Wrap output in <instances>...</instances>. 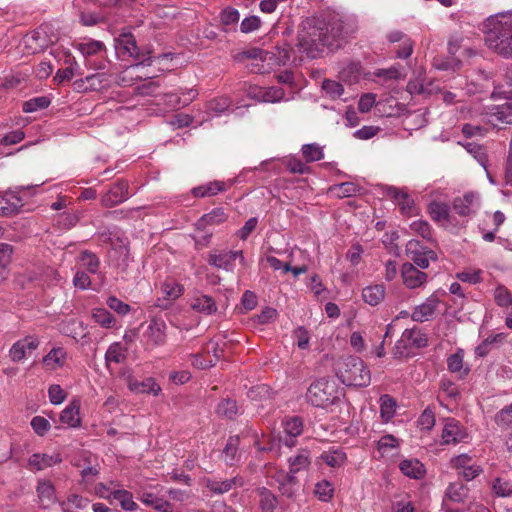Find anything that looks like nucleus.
<instances>
[{"label":"nucleus","mask_w":512,"mask_h":512,"mask_svg":"<svg viewBox=\"0 0 512 512\" xmlns=\"http://www.w3.org/2000/svg\"><path fill=\"white\" fill-rule=\"evenodd\" d=\"M92 318L104 328H112L116 322L113 315L105 308L93 309Z\"/></svg>","instance_id":"09e8293b"},{"label":"nucleus","mask_w":512,"mask_h":512,"mask_svg":"<svg viewBox=\"0 0 512 512\" xmlns=\"http://www.w3.org/2000/svg\"><path fill=\"white\" fill-rule=\"evenodd\" d=\"M205 487L213 494L221 495L224 494L236 486L242 487L244 480L240 476H235L231 479L217 480L207 478L204 480Z\"/></svg>","instance_id":"412c9836"},{"label":"nucleus","mask_w":512,"mask_h":512,"mask_svg":"<svg viewBox=\"0 0 512 512\" xmlns=\"http://www.w3.org/2000/svg\"><path fill=\"white\" fill-rule=\"evenodd\" d=\"M102 496L106 497L108 499H114V500L118 501L120 503L122 509H124L126 511H135L138 508V505L133 500L132 493L129 492L128 490H125V489L113 490V491L109 492L108 495H106V496L102 495Z\"/></svg>","instance_id":"c756f323"},{"label":"nucleus","mask_w":512,"mask_h":512,"mask_svg":"<svg viewBox=\"0 0 512 512\" xmlns=\"http://www.w3.org/2000/svg\"><path fill=\"white\" fill-rule=\"evenodd\" d=\"M407 256L420 268L429 267L430 260H436V253L430 249L421 247L419 241L410 240L406 244Z\"/></svg>","instance_id":"f8f14e48"},{"label":"nucleus","mask_w":512,"mask_h":512,"mask_svg":"<svg viewBox=\"0 0 512 512\" xmlns=\"http://www.w3.org/2000/svg\"><path fill=\"white\" fill-rule=\"evenodd\" d=\"M484 27L488 47L505 58H512V11L488 17Z\"/></svg>","instance_id":"f03ea898"},{"label":"nucleus","mask_w":512,"mask_h":512,"mask_svg":"<svg viewBox=\"0 0 512 512\" xmlns=\"http://www.w3.org/2000/svg\"><path fill=\"white\" fill-rule=\"evenodd\" d=\"M291 52H293V49L290 44L283 42L281 45H276L273 51L265 52V56L261 58L264 61L273 60L274 64L278 66H286L291 61Z\"/></svg>","instance_id":"393cba45"},{"label":"nucleus","mask_w":512,"mask_h":512,"mask_svg":"<svg viewBox=\"0 0 512 512\" xmlns=\"http://www.w3.org/2000/svg\"><path fill=\"white\" fill-rule=\"evenodd\" d=\"M161 292L164 300L174 301L183 295L184 287L174 281H166L161 285Z\"/></svg>","instance_id":"c03bdc74"},{"label":"nucleus","mask_w":512,"mask_h":512,"mask_svg":"<svg viewBox=\"0 0 512 512\" xmlns=\"http://www.w3.org/2000/svg\"><path fill=\"white\" fill-rule=\"evenodd\" d=\"M480 208V197L478 193L467 192L463 196L454 198L452 209L462 217L474 215Z\"/></svg>","instance_id":"9b49d317"},{"label":"nucleus","mask_w":512,"mask_h":512,"mask_svg":"<svg viewBox=\"0 0 512 512\" xmlns=\"http://www.w3.org/2000/svg\"><path fill=\"white\" fill-rule=\"evenodd\" d=\"M115 50L119 57H130L139 60L138 63L129 66V68H138L141 65L151 64V51L138 47L136 39L131 33H121L115 39Z\"/></svg>","instance_id":"39448f33"},{"label":"nucleus","mask_w":512,"mask_h":512,"mask_svg":"<svg viewBox=\"0 0 512 512\" xmlns=\"http://www.w3.org/2000/svg\"><path fill=\"white\" fill-rule=\"evenodd\" d=\"M400 471L412 479H421L426 473L424 465L418 459H404L399 464Z\"/></svg>","instance_id":"bb28decb"},{"label":"nucleus","mask_w":512,"mask_h":512,"mask_svg":"<svg viewBox=\"0 0 512 512\" xmlns=\"http://www.w3.org/2000/svg\"><path fill=\"white\" fill-rule=\"evenodd\" d=\"M61 461L62 458L59 454L49 455L35 453L30 456L28 464L36 470H43L53 465L59 464Z\"/></svg>","instance_id":"cd10ccee"},{"label":"nucleus","mask_w":512,"mask_h":512,"mask_svg":"<svg viewBox=\"0 0 512 512\" xmlns=\"http://www.w3.org/2000/svg\"><path fill=\"white\" fill-rule=\"evenodd\" d=\"M285 437L278 439L279 445L283 443L287 447L294 446L293 438L299 436L303 431V423L299 417H286L282 421Z\"/></svg>","instance_id":"6ab92c4d"},{"label":"nucleus","mask_w":512,"mask_h":512,"mask_svg":"<svg viewBox=\"0 0 512 512\" xmlns=\"http://www.w3.org/2000/svg\"><path fill=\"white\" fill-rule=\"evenodd\" d=\"M495 422L499 426L512 425V404L504 407L496 414Z\"/></svg>","instance_id":"774afa93"},{"label":"nucleus","mask_w":512,"mask_h":512,"mask_svg":"<svg viewBox=\"0 0 512 512\" xmlns=\"http://www.w3.org/2000/svg\"><path fill=\"white\" fill-rule=\"evenodd\" d=\"M227 189L226 184L222 181H212L192 189L195 197H207L217 195Z\"/></svg>","instance_id":"4c0bfd02"},{"label":"nucleus","mask_w":512,"mask_h":512,"mask_svg":"<svg viewBox=\"0 0 512 512\" xmlns=\"http://www.w3.org/2000/svg\"><path fill=\"white\" fill-rule=\"evenodd\" d=\"M314 492L319 500L327 502L333 497L334 488L329 481L322 480L315 485Z\"/></svg>","instance_id":"13d9d810"},{"label":"nucleus","mask_w":512,"mask_h":512,"mask_svg":"<svg viewBox=\"0 0 512 512\" xmlns=\"http://www.w3.org/2000/svg\"><path fill=\"white\" fill-rule=\"evenodd\" d=\"M139 500L146 506L152 507L159 512H173L172 505L170 502L158 497L151 492H142L139 496Z\"/></svg>","instance_id":"c85d7f7f"},{"label":"nucleus","mask_w":512,"mask_h":512,"mask_svg":"<svg viewBox=\"0 0 512 512\" xmlns=\"http://www.w3.org/2000/svg\"><path fill=\"white\" fill-rule=\"evenodd\" d=\"M15 201H10L7 197L0 199V215L9 216L18 212L21 206V199L15 195L10 196Z\"/></svg>","instance_id":"5fc2aeb1"},{"label":"nucleus","mask_w":512,"mask_h":512,"mask_svg":"<svg viewBox=\"0 0 512 512\" xmlns=\"http://www.w3.org/2000/svg\"><path fill=\"white\" fill-rule=\"evenodd\" d=\"M328 25V33L330 36V45L336 39H343L351 36L356 32V25L351 21H345L342 18L334 17Z\"/></svg>","instance_id":"dca6fc26"},{"label":"nucleus","mask_w":512,"mask_h":512,"mask_svg":"<svg viewBox=\"0 0 512 512\" xmlns=\"http://www.w3.org/2000/svg\"><path fill=\"white\" fill-rule=\"evenodd\" d=\"M384 194L396 203L403 215L413 216L415 214L416 207L414 200L406 189L386 186Z\"/></svg>","instance_id":"9d476101"},{"label":"nucleus","mask_w":512,"mask_h":512,"mask_svg":"<svg viewBox=\"0 0 512 512\" xmlns=\"http://www.w3.org/2000/svg\"><path fill=\"white\" fill-rule=\"evenodd\" d=\"M410 229L412 232L419 234L424 239L431 241L432 240V229L430 224L424 220H417L410 224Z\"/></svg>","instance_id":"052dcab7"},{"label":"nucleus","mask_w":512,"mask_h":512,"mask_svg":"<svg viewBox=\"0 0 512 512\" xmlns=\"http://www.w3.org/2000/svg\"><path fill=\"white\" fill-rule=\"evenodd\" d=\"M77 49L85 58V66L89 69L104 70L107 65L105 59L93 60L92 57L106 52V46L103 42L89 39L77 44Z\"/></svg>","instance_id":"6e6552de"},{"label":"nucleus","mask_w":512,"mask_h":512,"mask_svg":"<svg viewBox=\"0 0 512 512\" xmlns=\"http://www.w3.org/2000/svg\"><path fill=\"white\" fill-rule=\"evenodd\" d=\"M75 75L81 76L83 75V72L81 71L80 66L78 63L73 60L71 61L70 65L64 69H59L56 72V75L54 76V81L57 84H61L64 81H70Z\"/></svg>","instance_id":"79ce46f5"},{"label":"nucleus","mask_w":512,"mask_h":512,"mask_svg":"<svg viewBox=\"0 0 512 512\" xmlns=\"http://www.w3.org/2000/svg\"><path fill=\"white\" fill-rule=\"evenodd\" d=\"M228 216L223 208H214L211 212L204 214L198 221L199 226L218 225L227 220Z\"/></svg>","instance_id":"37998d69"},{"label":"nucleus","mask_w":512,"mask_h":512,"mask_svg":"<svg viewBox=\"0 0 512 512\" xmlns=\"http://www.w3.org/2000/svg\"><path fill=\"white\" fill-rule=\"evenodd\" d=\"M384 297L385 287L382 284L367 286L362 291L363 300L371 306L380 304L384 300Z\"/></svg>","instance_id":"f704fd0d"},{"label":"nucleus","mask_w":512,"mask_h":512,"mask_svg":"<svg viewBox=\"0 0 512 512\" xmlns=\"http://www.w3.org/2000/svg\"><path fill=\"white\" fill-rule=\"evenodd\" d=\"M485 117L487 122L493 126L510 124L512 122V103L505 102L487 107Z\"/></svg>","instance_id":"4468645a"},{"label":"nucleus","mask_w":512,"mask_h":512,"mask_svg":"<svg viewBox=\"0 0 512 512\" xmlns=\"http://www.w3.org/2000/svg\"><path fill=\"white\" fill-rule=\"evenodd\" d=\"M482 270H466L456 274L457 279L470 284H477L482 281Z\"/></svg>","instance_id":"0e129e2a"},{"label":"nucleus","mask_w":512,"mask_h":512,"mask_svg":"<svg viewBox=\"0 0 512 512\" xmlns=\"http://www.w3.org/2000/svg\"><path fill=\"white\" fill-rule=\"evenodd\" d=\"M323 461L331 467H340L346 461V454L342 451H331L322 455Z\"/></svg>","instance_id":"680f3d73"},{"label":"nucleus","mask_w":512,"mask_h":512,"mask_svg":"<svg viewBox=\"0 0 512 512\" xmlns=\"http://www.w3.org/2000/svg\"><path fill=\"white\" fill-rule=\"evenodd\" d=\"M128 190V182L123 180L118 181L102 196V205L105 207H113L123 203L129 198Z\"/></svg>","instance_id":"2eb2a0df"},{"label":"nucleus","mask_w":512,"mask_h":512,"mask_svg":"<svg viewBox=\"0 0 512 512\" xmlns=\"http://www.w3.org/2000/svg\"><path fill=\"white\" fill-rule=\"evenodd\" d=\"M278 490L280 493L290 499H293L297 492V478L289 473L277 478Z\"/></svg>","instance_id":"c9c22d12"},{"label":"nucleus","mask_w":512,"mask_h":512,"mask_svg":"<svg viewBox=\"0 0 512 512\" xmlns=\"http://www.w3.org/2000/svg\"><path fill=\"white\" fill-rule=\"evenodd\" d=\"M401 277L408 289L422 287L427 281V274L415 268L411 263H404L402 265Z\"/></svg>","instance_id":"f3484780"},{"label":"nucleus","mask_w":512,"mask_h":512,"mask_svg":"<svg viewBox=\"0 0 512 512\" xmlns=\"http://www.w3.org/2000/svg\"><path fill=\"white\" fill-rule=\"evenodd\" d=\"M128 388L133 393H146L158 396L161 392V387L156 383L154 378L148 377L143 380L129 378Z\"/></svg>","instance_id":"b1692460"},{"label":"nucleus","mask_w":512,"mask_h":512,"mask_svg":"<svg viewBox=\"0 0 512 512\" xmlns=\"http://www.w3.org/2000/svg\"><path fill=\"white\" fill-rule=\"evenodd\" d=\"M360 190L361 187L353 182L336 184L330 188V191L340 198L354 196L358 194Z\"/></svg>","instance_id":"49530a36"},{"label":"nucleus","mask_w":512,"mask_h":512,"mask_svg":"<svg viewBox=\"0 0 512 512\" xmlns=\"http://www.w3.org/2000/svg\"><path fill=\"white\" fill-rule=\"evenodd\" d=\"M322 90L325 92L326 96L332 100L339 99L344 93L343 85L330 79H325L322 82Z\"/></svg>","instance_id":"864d4df0"},{"label":"nucleus","mask_w":512,"mask_h":512,"mask_svg":"<svg viewBox=\"0 0 512 512\" xmlns=\"http://www.w3.org/2000/svg\"><path fill=\"white\" fill-rule=\"evenodd\" d=\"M469 489L463 483H451L443 499V509L446 512H462L468 509Z\"/></svg>","instance_id":"423d86ee"},{"label":"nucleus","mask_w":512,"mask_h":512,"mask_svg":"<svg viewBox=\"0 0 512 512\" xmlns=\"http://www.w3.org/2000/svg\"><path fill=\"white\" fill-rule=\"evenodd\" d=\"M80 264L87 272L95 274L99 269L100 261L94 253L86 250L80 254Z\"/></svg>","instance_id":"3c124183"},{"label":"nucleus","mask_w":512,"mask_h":512,"mask_svg":"<svg viewBox=\"0 0 512 512\" xmlns=\"http://www.w3.org/2000/svg\"><path fill=\"white\" fill-rule=\"evenodd\" d=\"M464 351L462 349H458L454 354L450 355L447 359V367L451 373H457L459 377L466 376L470 368L468 366H464Z\"/></svg>","instance_id":"72a5a7b5"},{"label":"nucleus","mask_w":512,"mask_h":512,"mask_svg":"<svg viewBox=\"0 0 512 512\" xmlns=\"http://www.w3.org/2000/svg\"><path fill=\"white\" fill-rule=\"evenodd\" d=\"M239 17V11L232 7L225 8L220 14L221 22L225 26L237 24L239 21Z\"/></svg>","instance_id":"69168bd1"},{"label":"nucleus","mask_w":512,"mask_h":512,"mask_svg":"<svg viewBox=\"0 0 512 512\" xmlns=\"http://www.w3.org/2000/svg\"><path fill=\"white\" fill-rule=\"evenodd\" d=\"M50 103V99L46 96L34 97L23 103L22 110L25 113L36 112L38 110L47 108L50 105Z\"/></svg>","instance_id":"603ef678"},{"label":"nucleus","mask_w":512,"mask_h":512,"mask_svg":"<svg viewBox=\"0 0 512 512\" xmlns=\"http://www.w3.org/2000/svg\"><path fill=\"white\" fill-rule=\"evenodd\" d=\"M494 299L496 303L507 309L512 307V297L509 290L503 285H499L496 287L494 291Z\"/></svg>","instance_id":"bf43d9fd"},{"label":"nucleus","mask_w":512,"mask_h":512,"mask_svg":"<svg viewBox=\"0 0 512 512\" xmlns=\"http://www.w3.org/2000/svg\"><path fill=\"white\" fill-rule=\"evenodd\" d=\"M14 248L8 243H0V282L7 279L9 275V266L12 262Z\"/></svg>","instance_id":"473e14b6"},{"label":"nucleus","mask_w":512,"mask_h":512,"mask_svg":"<svg viewBox=\"0 0 512 512\" xmlns=\"http://www.w3.org/2000/svg\"><path fill=\"white\" fill-rule=\"evenodd\" d=\"M257 96L263 102L275 103L284 99L285 91L280 87L272 86L260 89Z\"/></svg>","instance_id":"a18cd8bd"},{"label":"nucleus","mask_w":512,"mask_h":512,"mask_svg":"<svg viewBox=\"0 0 512 512\" xmlns=\"http://www.w3.org/2000/svg\"><path fill=\"white\" fill-rule=\"evenodd\" d=\"M493 490L500 497L512 496V483L497 478L493 483Z\"/></svg>","instance_id":"338daca9"},{"label":"nucleus","mask_w":512,"mask_h":512,"mask_svg":"<svg viewBox=\"0 0 512 512\" xmlns=\"http://www.w3.org/2000/svg\"><path fill=\"white\" fill-rule=\"evenodd\" d=\"M337 376L343 384L355 387H367L371 373L364 361L358 356H346L338 365Z\"/></svg>","instance_id":"7ed1b4c3"},{"label":"nucleus","mask_w":512,"mask_h":512,"mask_svg":"<svg viewBox=\"0 0 512 512\" xmlns=\"http://www.w3.org/2000/svg\"><path fill=\"white\" fill-rule=\"evenodd\" d=\"M30 424L38 436H44L51 428L50 422L42 416L33 417Z\"/></svg>","instance_id":"e2e57ef3"},{"label":"nucleus","mask_w":512,"mask_h":512,"mask_svg":"<svg viewBox=\"0 0 512 512\" xmlns=\"http://www.w3.org/2000/svg\"><path fill=\"white\" fill-rule=\"evenodd\" d=\"M258 496L260 497L259 506L262 512H274L278 505V499L275 494H273L266 487H259L256 490Z\"/></svg>","instance_id":"e433bc0d"},{"label":"nucleus","mask_w":512,"mask_h":512,"mask_svg":"<svg viewBox=\"0 0 512 512\" xmlns=\"http://www.w3.org/2000/svg\"><path fill=\"white\" fill-rule=\"evenodd\" d=\"M440 300L436 294L430 295L425 302L416 306L411 314V318L416 322H425L430 320L438 307Z\"/></svg>","instance_id":"a211bd4d"},{"label":"nucleus","mask_w":512,"mask_h":512,"mask_svg":"<svg viewBox=\"0 0 512 512\" xmlns=\"http://www.w3.org/2000/svg\"><path fill=\"white\" fill-rule=\"evenodd\" d=\"M40 345V340L35 335H27L17 340L9 349V358L12 362L19 363L24 361L32 351Z\"/></svg>","instance_id":"1a4fd4ad"},{"label":"nucleus","mask_w":512,"mask_h":512,"mask_svg":"<svg viewBox=\"0 0 512 512\" xmlns=\"http://www.w3.org/2000/svg\"><path fill=\"white\" fill-rule=\"evenodd\" d=\"M38 498L44 508H47L49 505L55 503L56 495L55 488L50 481L41 480L38 482L37 488Z\"/></svg>","instance_id":"2f4dec72"},{"label":"nucleus","mask_w":512,"mask_h":512,"mask_svg":"<svg viewBox=\"0 0 512 512\" xmlns=\"http://www.w3.org/2000/svg\"><path fill=\"white\" fill-rule=\"evenodd\" d=\"M429 213L432 219L436 221L448 220L450 213V206L443 202H432L429 205Z\"/></svg>","instance_id":"8fccbe9b"},{"label":"nucleus","mask_w":512,"mask_h":512,"mask_svg":"<svg viewBox=\"0 0 512 512\" xmlns=\"http://www.w3.org/2000/svg\"><path fill=\"white\" fill-rule=\"evenodd\" d=\"M167 324L161 318H152L142 334V343L146 350L163 346L167 340Z\"/></svg>","instance_id":"0eeeda50"},{"label":"nucleus","mask_w":512,"mask_h":512,"mask_svg":"<svg viewBox=\"0 0 512 512\" xmlns=\"http://www.w3.org/2000/svg\"><path fill=\"white\" fill-rule=\"evenodd\" d=\"M127 348H125L120 342L112 343L105 353V363L109 367L110 363L116 364L123 363L126 360Z\"/></svg>","instance_id":"ea45409f"},{"label":"nucleus","mask_w":512,"mask_h":512,"mask_svg":"<svg viewBox=\"0 0 512 512\" xmlns=\"http://www.w3.org/2000/svg\"><path fill=\"white\" fill-rule=\"evenodd\" d=\"M468 437L466 430L460 425L459 421L454 418H448L445 421L441 439L442 444L445 445H456L464 442Z\"/></svg>","instance_id":"ddd939ff"},{"label":"nucleus","mask_w":512,"mask_h":512,"mask_svg":"<svg viewBox=\"0 0 512 512\" xmlns=\"http://www.w3.org/2000/svg\"><path fill=\"white\" fill-rule=\"evenodd\" d=\"M81 401L73 398L65 409L60 413V422L70 428H78L81 426L80 418Z\"/></svg>","instance_id":"4be33fe9"},{"label":"nucleus","mask_w":512,"mask_h":512,"mask_svg":"<svg viewBox=\"0 0 512 512\" xmlns=\"http://www.w3.org/2000/svg\"><path fill=\"white\" fill-rule=\"evenodd\" d=\"M296 46L311 59L319 57L325 47L330 46L327 22L318 17L304 19L299 26Z\"/></svg>","instance_id":"f257e3e1"},{"label":"nucleus","mask_w":512,"mask_h":512,"mask_svg":"<svg viewBox=\"0 0 512 512\" xmlns=\"http://www.w3.org/2000/svg\"><path fill=\"white\" fill-rule=\"evenodd\" d=\"M216 412L218 415L228 419H234L238 413V406L235 400L223 399L217 406Z\"/></svg>","instance_id":"de8ad7c7"},{"label":"nucleus","mask_w":512,"mask_h":512,"mask_svg":"<svg viewBox=\"0 0 512 512\" xmlns=\"http://www.w3.org/2000/svg\"><path fill=\"white\" fill-rule=\"evenodd\" d=\"M67 360V353L62 347L52 348L42 359L43 365L48 370H57L62 368Z\"/></svg>","instance_id":"a878e982"},{"label":"nucleus","mask_w":512,"mask_h":512,"mask_svg":"<svg viewBox=\"0 0 512 512\" xmlns=\"http://www.w3.org/2000/svg\"><path fill=\"white\" fill-rule=\"evenodd\" d=\"M310 463V453L307 450H301L297 455L289 458V474L295 476L296 473L306 470Z\"/></svg>","instance_id":"58836bf2"},{"label":"nucleus","mask_w":512,"mask_h":512,"mask_svg":"<svg viewBox=\"0 0 512 512\" xmlns=\"http://www.w3.org/2000/svg\"><path fill=\"white\" fill-rule=\"evenodd\" d=\"M239 436H231L228 438L226 445L222 451L223 460L228 466H234L240 459L238 454Z\"/></svg>","instance_id":"7c9ffc66"},{"label":"nucleus","mask_w":512,"mask_h":512,"mask_svg":"<svg viewBox=\"0 0 512 512\" xmlns=\"http://www.w3.org/2000/svg\"><path fill=\"white\" fill-rule=\"evenodd\" d=\"M188 94L190 95V98L182 100L178 93H167L164 95L165 102L172 109L186 106L196 96V92L191 89Z\"/></svg>","instance_id":"4d7b16f0"},{"label":"nucleus","mask_w":512,"mask_h":512,"mask_svg":"<svg viewBox=\"0 0 512 512\" xmlns=\"http://www.w3.org/2000/svg\"><path fill=\"white\" fill-rule=\"evenodd\" d=\"M190 307L194 311L206 316L216 313L218 309L213 297L200 292L193 296L190 302Z\"/></svg>","instance_id":"5701e85b"},{"label":"nucleus","mask_w":512,"mask_h":512,"mask_svg":"<svg viewBox=\"0 0 512 512\" xmlns=\"http://www.w3.org/2000/svg\"><path fill=\"white\" fill-rule=\"evenodd\" d=\"M341 396L336 382L328 378L314 381L307 389L306 400L315 407L327 408L335 404Z\"/></svg>","instance_id":"20e7f679"},{"label":"nucleus","mask_w":512,"mask_h":512,"mask_svg":"<svg viewBox=\"0 0 512 512\" xmlns=\"http://www.w3.org/2000/svg\"><path fill=\"white\" fill-rule=\"evenodd\" d=\"M301 151L306 162H315L324 158L322 147L316 143L303 145Z\"/></svg>","instance_id":"6e6d98bb"},{"label":"nucleus","mask_w":512,"mask_h":512,"mask_svg":"<svg viewBox=\"0 0 512 512\" xmlns=\"http://www.w3.org/2000/svg\"><path fill=\"white\" fill-rule=\"evenodd\" d=\"M207 262L209 265H211L217 269H222L227 272H232L235 268L234 250L211 251L208 254Z\"/></svg>","instance_id":"aec40b11"},{"label":"nucleus","mask_w":512,"mask_h":512,"mask_svg":"<svg viewBox=\"0 0 512 512\" xmlns=\"http://www.w3.org/2000/svg\"><path fill=\"white\" fill-rule=\"evenodd\" d=\"M380 416L384 422L390 421L396 412V401L388 394H384L379 399Z\"/></svg>","instance_id":"a19ab883"}]
</instances>
